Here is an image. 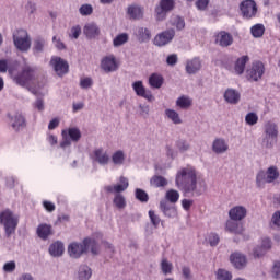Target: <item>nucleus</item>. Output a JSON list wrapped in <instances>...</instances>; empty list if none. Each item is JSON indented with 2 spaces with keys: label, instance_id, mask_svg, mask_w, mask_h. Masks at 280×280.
Here are the masks:
<instances>
[{
  "label": "nucleus",
  "instance_id": "f257e3e1",
  "mask_svg": "<svg viewBox=\"0 0 280 280\" xmlns=\"http://www.w3.org/2000/svg\"><path fill=\"white\" fill-rule=\"evenodd\" d=\"M175 185L183 194L191 196H202L207 191V182L198 173L196 167L186 165L180 167L175 176Z\"/></svg>",
  "mask_w": 280,
  "mask_h": 280
},
{
  "label": "nucleus",
  "instance_id": "f03ea898",
  "mask_svg": "<svg viewBox=\"0 0 280 280\" xmlns=\"http://www.w3.org/2000/svg\"><path fill=\"white\" fill-rule=\"evenodd\" d=\"M100 240H102V233L95 232L91 236L85 237L82 243H70L68 245L69 257L72 259H80V257L86 255L89 250L93 255H100Z\"/></svg>",
  "mask_w": 280,
  "mask_h": 280
},
{
  "label": "nucleus",
  "instance_id": "7ed1b4c3",
  "mask_svg": "<svg viewBox=\"0 0 280 280\" xmlns=\"http://www.w3.org/2000/svg\"><path fill=\"white\" fill-rule=\"evenodd\" d=\"M7 71H9L12 80L15 82V84H19V86H27V84L34 82V80L38 78V72H36V68L26 66L23 68L22 72L16 73V69H8V60L2 59L0 60V73H5Z\"/></svg>",
  "mask_w": 280,
  "mask_h": 280
},
{
  "label": "nucleus",
  "instance_id": "20e7f679",
  "mask_svg": "<svg viewBox=\"0 0 280 280\" xmlns=\"http://www.w3.org/2000/svg\"><path fill=\"white\" fill-rule=\"evenodd\" d=\"M13 45L18 51L27 54L32 49V37H30V33L23 28L15 31L13 33Z\"/></svg>",
  "mask_w": 280,
  "mask_h": 280
},
{
  "label": "nucleus",
  "instance_id": "39448f33",
  "mask_svg": "<svg viewBox=\"0 0 280 280\" xmlns=\"http://www.w3.org/2000/svg\"><path fill=\"white\" fill-rule=\"evenodd\" d=\"M0 224L4 226V232L8 237L16 231L19 226V217L14 215V212L10 209L0 212Z\"/></svg>",
  "mask_w": 280,
  "mask_h": 280
},
{
  "label": "nucleus",
  "instance_id": "423d86ee",
  "mask_svg": "<svg viewBox=\"0 0 280 280\" xmlns=\"http://www.w3.org/2000/svg\"><path fill=\"white\" fill-rule=\"evenodd\" d=\"M62 140L60 142V148L67 150L71 148V143H78L82 139V131L78 127H69L61 131Z\"/></svg>",
  "mask_w": 280,
  "mask_h": 280
},
{
  "label": "nucleus",
  "instance_id": "0eeeda50",
  "mask_svg": "<svg viewBox=\"0 0 280 280\" xmlns=\"http://www.w3.org/2000/svg\"><path fill=\"white\" fill-rule=\"evenodd\" d=\"M279 168L277 166H270L267 168V171H260L256 175V185L257 187H264L266 183H275L276 180H279Z\"/></svg>",
  "mask_w": 280,
  "mask_h": 280
},
{
  "label": "nucleus",
  "instance_id": "6e6552de",
  "mask_svg": "<svg viewBox=\"0 0 280 280\" xmlns=\"http://www.w3.org/2000/svg\"><path fill=\"white\" fill-rule=\"evenodd\" d=\"M266 73V66L261 61H253L245 71V78L248 82H259Z\"/></svg>",
  "mask_w": 280,
  "mask_h": 280
},
{
  "label": "nucleus",
  "instance_id": "1a4fd4ad",
  "mask_svg": "<svg viewBox=\"0 0 280 280\" xmlns=\"http://www.w3.org/2000/svg\"><path fill=\"white\" fill-rule=\"evenodd\" d=\"M91 159L93 163H97V165L106 167V165L110 163V153H108V150L100 147L92 151Z\"/></svg>",
  "mask_w": 280,
  "mask_h": 280
},
{
  "label": "nucleus",
  "instance_id": "9d476101",
  "mask_svg": "<svg viewBox=\"0 0 280 280\" xmlns=\"http://www.w3.org/2000/svg\"><path fill=\"white\" fill-rule=\"evenodd\" d=\"M101 69L105 73H115L119 69V61L113 54L106 55L101 59Z\"/></svg>",
  "mask_w": 280,
  "mask_h": 280
},
{
  "label": "nucleus",
  "instance_id": "9b49d317",
  "mask_svg": "<svg viewBox=\"0 0 280 280\" xmlns=\"http://www.w3.org/2000/svg\"><path fill=\"white\" fill-rule=\"evenodd\" d=\"M49 65L59 78L69 73V63L60 57H51Z\"/></svg>",
  "mask_w": 280,
  "mask_h": 280
},
{
  "label": "nucleus",
  "instance_id": "f8f14e48",
  "mask_svg": "<svg viewBox=\"0 0 280 280\" xmlns=\"http://www.w3.org/2000/svg\"><path fill=\"white\" fill-rule=\"evenodd\" d=\"M265 139L264 143L266 148H272V141L279 137V127L275 122H267L265 125Z\"/></svg>",
  "mask_w": 280,
  "mask_h": 280
},
{
  "label": "nucleus",
  "instance_id": "ddd939ff",
  "mask_svg": "<svg viewBox=\"0 0 280 280\" xmlns=\"http://www.w3.org/2000/svg\"><path fill=\"white\" fill-rule=\"evenodd\" d=\"M175 36L176 31L173 28L166 30L154 37L153 45L156 47H165V45H170V43L174 40Z\"/></svg>",
  "mask_w": 280,
  "mask_h": 280
},
{
  "label": "nucleus",
  "instance_id": "4468645a",
  "mask_svg": "<svg viewBox=\"0 0 280 280\" xmlns=\"http://www.w3.org/2000/svg\"><path fill=\"white\" fill-rule=\"evenodd\" d=\"M240 8L244 19H255L257 16V3L254 0L243 1Z\"/></svg>",
  "mask_w": 280,
  "mask_h": 280
},
{
  "label": "nucleus",
  "instance_id": "2eb2a0df",
  "mask_svg": "<svg viewBox=\"0 0 280 280\" xmlns=\"http://www.w3.org/2000/svg\"><path fill=\"white\" fill-rule=\"evenodd\" d=\"M230 261L236 270H244L248 266V257L241 252H234L230 255Z\"/></svg>",
  "mask_w": 280,
  "mask_h": 280
},
{
  "label": "nucleus",
  "instance_id": "dca6fc26",
  "mask_svg": "<svg viewBox=\"0 0 280 280\" xmlns=\"http://www.w3.org/2000/svg\"><path fill=\"white\" fill-rule=\"evenodd\" d=\"M132 89L138 97H143L148 102H154V95L150 90H147L143 85V81H136L132 83Z\"/></svg>",
  "mask_w": 280,
  "mask_h": 280
},
{
  "label": "nucleus",
  "instance_id": "f3484780",
  "mask_svg": "<svg viewBox=\"0 0 280 280\" xmlns=\"http://www.w3.org/2000/svg\"><path fill=\"white\" fill-rule=\"evenodd\" d=\"M250 61V57L248 55H243L242 57L237 58L234 62L233 68L230 70L231 73L234 75H244L246 71V65Z\"/></svg>",
  "mask_w": 280,
  "mask_h": 280
},
{
  "label": "nucleus",
  "instance_id": "a211bd4d",
  "mask_svg": "<svg viewBox=\"0 0 280 280\" xmlns=\"http://www.w3.org/2000/svg\"><path fill=\"white\" fill-rule=\"evenodd\" d=\"M8 119L10 126L13 130H19L20 128H25V117L20 112L8 114Z\"/></svg>",
  "mask_w": 280,
  "mask_h": 280
},
{
  "label": "nucleus",
  "instance_id": "6ab92c4d",
  "mask_svg": "<svg viewBox=\"0 0 280 280\" xmlns=\"http://www.w3.org/2000/svg\"><path fill=\"white\" fill-rule=\"evenodd\" d=\"M160 211H162L165 218H178V209H176V206L170 203L167 200L160 201Z\"/></svg>",
  "mask_w": 280,
  "mask_h": 280
},
{
  "label": "nucleus",
  "instance_id": "aec40b11",
  "mask_svg": "<svg viewBox=\"0 0 280 280\" xmlns=\"http://www.w3.org/2000/svg\"><path fill=\"white\" fill-rule=\"evenodd\" d=\"M129 185L128 179L125 176H120L119 183L116 185L105 186V191H108V194H121L128 189Z\"/></svg>",
  "mask_w": 280,
  "mask_h": 280
},
{
  "label": "nucleus",
  "instance_id": "412c9836",
  "mask_svg": "<svg viewBox=\"0 0 280 280\" xmlns=\"http://www.w3.org/2000/svg\"><path fill=\"white\" fill-rule=\"evenodd\" d=\"M36 235L39 237V240H43L44 242L49 240L51 235H54V228L51 224L47 223H40L36 228Z\"/></svg>",
  "mask_w": 280,
  "mask_h": 280
},
{
  "label": "nucleus",
  "instance_id": "4be33fe9",
  "mask_svg": "<svg viewBox=\"0 0 280 280\" xmlns=\"http://www.w3.org/2000/svg\"><path fill=\"white\" fill-rule=\"evenodd\" d=\"M212 152L214 154H226L229 152V141L224 138H215L212 142Z\"/></svg>",
  "mask_w": 280,
  "mask_h": 280
},
{
  "label": "nucleus",
  "instance_id": "5701e85b",
  "mask_svg": "<svg viewBox=\"0 0 280 280\" xmlns=\"http://www.w3.org/2000/svg\"><path fill=\"white\" fill-rule=\"evenodd\" d=\"M247 213L248 210H246V207L244 206H235L229 211L230 219L234 222H241V220H244V218H246Z\"/></svg>",
  "mask_w": 280,
  "mask_h": 280
},
{
  "label": "nucleus",
  "instance_id": "b1692460",
  "mask_svg": "<svg viewBox=\"0 0 280 280\" xmlns=\"http://www.w3.org/2000/svg\"><path fill=\"white\" fill-rule=\"evenodd\" d=\"M110 161L113 167H124L126 165V152L124 150H116L112 153Z\"/></svg>",
  "mask_w": 280,
  "mask_h": 280
},
{
  "label": "nucleus",
  "instance_id": "393cba45",
  "mask_svg": "<svg viewBox=\"0 0 280 280\" xmlns=\"http://www.w3.org/2000/svg\"><path fill=\"white\" fill-rule=\"evenodd\" d=\"M185 69H186V73H188V75H196V73H198V71H200V69H202V61L198 57L188 59L186 61Z\"/></svg>",
  "mask_w": 280,
  "mask_h": 280
},
{
  "label": "nucleus",
  "instance_id": "a878e982",
  "mask_svg": "<svg viewBox=\"0 0 280 280\" xmlns=\"http://www.w3.org/2000/svg\"><path fill=\"white\" fill-rule=\"evenodd\" d=\"M135 36L139 43H150L152 39V31L145 26H138L135 30Z\"/></svg>",
  "mask_w": 280,
  "mask_h": 280
},
{
  "label": "nucleus",
  "instance_id": "bb28decb",
  "mask_svg": "<svg viewBox=\"0 0 280 280\" xmlns=\"http://www.w3.org/2000/svg\"><path fill=\"white\" fill-rule=\"evenodd\" d=\"M144 9L139 4H130L127 8V15L133 21H141L143 19Z\"/></svg>",
  "mask_w": 280,
  "mask_h": 280
},
{
  "label": "nucleus",
  "instance_id": "cd10ccee",
  "mask_svg": "<svg viewBox=\"0 0 280 280\" xmlns=\"http://www.w3.org/2000/svg\"><path fill=\"white\" fill-rule=\"evenodd\" d=\"M223 97L228 104H240L242 95L240 94V91L229 88L225 90Z\"/></svg>",
  "mask_w": 280,
  "mask_h": 280
},
{
  "label": "nucleus",
  "instance_id": "c85d7f7f",
  "mask_svg": "<svg viewBox=\"0 0 280 280\" xmlns=\"http://www.w3.org/2000/svg\"><path fill=\"white\" fill-rule=\"evenodd\" d=\"M164 117L175 126H180V124H183V117H180V114L173 108H166L164 110Z\"/></svg>",
  "mask_w": 280,
  "mask_h": 280
},
{
  "label": "nucleus",
  "instance_id": "c756f323",
  "mask_svg": "<svg viewBox=\"0 0 280 280\" xmlns=\"http://www.w3.org/2000/svg\"><path fill=\"white\" fill-rule=\"evenodd\" d=\"M48 253L51 257H62L65 255V243L60 241L54 242L50 244Z\"/></svg>",
  "mask_w": 280,
  "mask_h": 280
},
{
  "label": "nucleus",
  "instance_id": "7c9ffc66",
  "mask_svg": "<svg viewBox=\"0 0 280 280\" xmlns=\"http://www.w3.org/2000/svg\"><path fill=\"white\" fill-rule=\"evenodd\" d=\"M217 43L221 47H230L233 45V35L222 31L217 35Z\"/></svg>",
  "mask_w": 280,
  "mask_h": 280
},
{
  "label": "nucleus",
  "instance_id": "2f4dec72",
  "mask_svg": "<svg viewBox=\"0 0 280 280\" xmlns=\"http://www.w3.org/2000/svg\"><path fill=\"white\" fill-rule=\"evenodd\" d=\"M175 106H177V108H180L182 110H188V108H191V106H194V100L187 95H182L177 97Z\"/></svg>",
  "mask_w": 280,
  "mask_h": 280
},
{
  "label": "nucleus",
  "instance_id": "473e14b6",
  "mask_svg": "<svg viewBox=\"0 0 280 280\" xmlns=\"http://www.w3.org/2000/svg\"><path fill=\"white\" fill-rule=\"evenodd\" d=\"M83 33L86 38H97V35L100 34V26L93 22L88 23L83 27Z\"/></svg>",
  "mask_w": 280,
  "mask_h": 280
},
{
  "label": "nucleus",
  "instance_id": "72a5a7b5",
  "mask_svg": "<svg viewBox=\"0 0 280 280\" xmlns=\"http://www.w3.org/2000/svg\"><path fill=\"white\" fill-rule=\"evenodd\" d=\"M93 277V270L89 265H81L77 272L78 280H90Z\"/></svg>",
  "mask_w": 280,
  "mask_h": 280
},
{
  "label": "nucleus",
  "instance_id": "f704fd0d",
  "mask_svg": "<svg viewBox=\"0 0 280 280\" xmlns=\"http://www.w3.org/2000/svg\"><path fill=\"white\" fill-rule=\"evenodd\" d=\"M149 84L151 89H161L163 86V75L153 73L149 77Z\"/></svg>",
  "mask_w": 280,
  "mask_h": 280
},
{
  "label": "nucleus",
  "instance_id": "c9c22d12",
  "mask_svg": "<svg viewBox=\"0 0 280 280\" xmlns=\"http://www.w3.org/2000/svg\"><path fill=\"white\" fill-rule=\"evenodd\" d=\"M226 231L234 233L235 235H240L244 233V228L242 224L237 223V221L232 220L226 222Z\"/></svg>",
  "mask_w": 280,
  "mask_h": 280
},
{
  "label": "nucleus",
  "instance_id": "e433bc0d",
  "mask_svg": "<svg viewBox=\"0 0 280 280\" xmlns=\"http://www.w3.org/2000/svg\"><path fill=\"white\" fill-rule=\"evenodd\" d=\"M166 202H171V205H176L178 200H180V192L176 189H170L165 194V199Z\"/></svg>",
  "mask_w": 280,
  "mask_h": 280
},
{
  "label": "nucleus",
  "instance_id": "4c0bfd02",
  "mask_svg": "<svg viewBox=\"0 0 280 280\" xmlns=\"http://www.w3.org/2000/svg\"><path fill=\"white\" fill-rule=\"evenodd\" d=\"M47 47V40L45 38H36L33 44V52L34 54H43L45 48Z\"/></svg>",
  "mask_w": 280,
  "mask_h": 280
},
{
  "label": "nucleus",
  "instance_id": "58836bf2",
  "mask_svg": "<svg viewBox=\"0 0 280 280\" xmlns=\"http://www.w3.org/2000/svg\"><path fill=\"white\" fill-rule=\"evenodd\" d=\"M130 40V35L128 33H120L113 39L114 47H121Z\"/></svg>",
  "mask_w": 280,
  "mask_h": 280
},
{
  "label": "nucleus",
  "instance_id": "ea45409f",
  "mask_svg": "<svg viewBox=\"0 0 280 280\" xmlns=\"http://www.w3.org/2000/svg\"><path fill=\"white\" fill-rule=\"evenodd\" d=\"M113 203L116 209H126V197H124V195H121L120 192H116L113 199Z\"/></svg>",
  "mask_w": 280,
  "mask_h": 280
},
{
  "label": "nucleus",
  "instance_id": "a19ab883",
  "mask_svg": "<svg viewBox=\"0 0 280 280\" xmlns=\"http://www.w3.org/2000/svg\"><path fill=\"white\" fill-rule=\"evenodd\" d=\"M167 14H170L168 11H166L165 9H162L159 4H156L154 9L155 21L158 22L165 21L167 19Z\"/></svg>",
  "mask_w": 280,
  "mask_h": 280
},
{
  "label": "nucleus",
  "instance_id": "79ce46f5",
  "mask_svg": "<svg viewBox=\"0 0 280 280\" xmlns=\"http://www.w3.org/2000/svg\"><path fill=\"white\" fill-rule=\"evenodd\" d=\"M265 32H266V26H264V24H256L250 28V33H252V36H254V38H261Z\"/></svg>",
  "mask_w": 280,
  "mask_h": 280
},
{
  "label": "nucleus",
  "instance_id": "37998d69",
  "mask_svg": "<svg viewBox=\"0 0 280 280\" xmlns=\"http://www.w3.org/2000/svg\"><path fill=\"white\" fill-rule=\"evenodd\" d=\"M150 184L152 187H165L167 185V179L161 175H155L151 178Z\"/></svg>",
  "mask_w": 280,
  "mask_h": 280
},
{
  "label": "nucleus",
  "instance_id": "c03bdc74",
  "mask_svg": "<svg viewBox=\"0 0 280 280\" xmlns=\"http://www.w3.org/2000/svg\"><path fill=\"white\" fill-rule=\"evenodd\" d=\"M217 280H233V273L226 269H218L215 271Z\"/></svg>",
  "mask_w": 280,
  "mask_h": 280
},
{
  "label": "nucleus",
  "instance_id": "a18cd8bd",
  "mask_svg": "<svg viewBox=\"0 0 280 280\" xmlns=\"http://www.w3.org/2000/svg\"><path fill=\"white\" fill-rule=\"evenodd\" d=\"M160 266L163 275H172V270H174V265H172V262H170L167 258H163Z\"/></svg>",
  "mask_w": 280,
  "mask_h": 280
},
{
  "label": "nucleus",
  "instance_id": "49530a36",
  "mask_svg": "<svg viewBox=\"0 0 280 280\" xmlns=\"http://www.w3.org/2000/svg\"><path fill=\"white\" fill-rule=\"evenodd\" d=\"M171 25H174V27H176L177 30H185V20H183L178 15H174L171 19Z\"/></svg>",
  "mask_w": 280,
  "mask_h": 280
},
{
  "label": "nucleus",
  "instance_id": "de8ad7c7",
  "mask_svg": "<svg viewBox=\"0 0 280 280\" xmlns=\"http://www.w3.org/2000/svg\"><path fill=\"white\" fill-rule=\"evenodd\" d=\"M158 5L166 12H172L174 10L175 2L174 0H161Z\"/></svg>",
  "mask_w": 280,
  "mask_h": 280
},
{
  "label": "nucleus",
  "instance_id": "09e8293b",
  "mask_svg": "<svg viewBox=\"0 0 280 280\" xmlns=\"http://www.w3.org/2000/svg\"><path fill=\"white\" fill-rule=\"evenodd\" d=\"M257 121H259V116H257V114L254 112H250L245 116V122L247 126H255Z\"/></svg>",
  "mask_w": 280,
  "mask_h": 280
},
{
  "label": "nucleus",
  "instance_id": "8fccbe9b",
  "mask_svg": "<svg viewBox=\"0 0 280 280\" xmlns=\"http://www.w3.org/2000/svg\"><path fill=\"white\" fill-rule=\"evenodd\" d=\"M136 198L137 200H140V202H148V200H150L148 192L141 188L136 189Z\"/></svg>",
  "mask_w": 280,
  "mask_h": 280
},
{
  "label": "nucleus",
  "instance_id": "3c124183",
  "mask_svg": "<svg viewBox=\"0 0 280 280\" xmlns=\"http://www.w3.org/2000/svg\"><path fill=\"white\" fill-rule=\"evenodd\" d=\"M81 16H91L93 14V5L91 4H83L79 9Z\"/></svg>",
  "mask_w": 280,
  "mask_h": 280
},
{
  "label": "nucleus",
  "instance_id": "603ef678",
  "mask_svg": "<svg viewBox=\"0 0 280 280\" xmlns=\"http://www.w3.org/2000/svg\"><path fill=\"white\" fill-rule=\"evenodd\" d=\"M266 253H268L267 250L264 249V247L261 245L256 246L253 249V257L255 259H259L261 257H264L266 255Z\"/></svg>",
  "mask_w": 280,
  "mask_h": 280
},
{
  "label": "nucleus",
  "instance_id": "864d4df0",
  "mask_svg": "<svg viewBox=\"0 0 280 280\" xmlns=\"http://www.w3.org/2000/svg\"><path fill=\"white\" fill-rule=\"evenodd\" d=\"M3 272L12 273L14 270H16V262L14 260L8 261L3 265L2 268Z\"/></svg>",
  "mask_w": 280,
  "mask_h": 280
},
{
  "label": "nucleus",
  "instance_id": "5fc2aeb1",
  "mask_svg": "<svg viewBox=\"0 0 280 280\" xmlns=\"http://www.w3.org/2000/svg\"><path fill=\"white\" fill-rule=\"evenodd\" d=\"M259 246L262 247L267 253L272 248V241L269 237H262L260 240Z\"/></svg>",
  "mask_w": 280,
  "mask_h": 280
},
{
  "label": "nucleus",
  "instance_id": "6e6d98bb",
  "mask_svg": "<svg viewBox=\"0 0 280 280\" xmlns=\"http://www.w3.org/2000/svg\"><path fill=\"white\" fill-rule=\"evenodd\" d=\"M166 65L168 67H176L178 65V55L176 54H171L166 57Z\"/></svg>",
  "mask_w": 280,
  "mask_h": 280
},
{
  "label": "nucleus",
  "instance_id": "4d7b16f0",
  "mask_svg": "<svg viewBox=\"0 0 280 280\" xmlns=\"http://www.w3.org/2000/svg\"><path fill=\"white\" fill-rule=\"evenodd\" d=\"M272 279H280V261H276L271 269Z\"/></svg>",
  "mask_w": 280,
  "mask_h": 280
},
{
  "label": "nucleus",
  "instance_id": "13d9d810",
  "mask_svg": "<svg viewBox=\"0 0 280 280\" xmlns=\"http://www.w3.org/2000/svg\"><path fill=\"white\" fill-rule=\"evenodd\" d=\"M46 141L49 143V145H51V148H56V145H58V136L47 133Z\"/></svg>",
  "mask_w": 280,
  "mask_h": 280
},
{
  "label": "nucleus",
  "instance_id": "bf43d9fd",
  "mask_svg": "<svg viewBox=\"0 0 280 280\" xmlns=\"http://www.w3.org/2000/svg\"><path fill=\"white\" fill-rule=\"evenodd\" d=\"M81 89H91L93 86V79L86 77L80 80Z\"/></svg>",
  "mask_w": 280,
  "mask_h": 280
},
{
  "label": "nucleus",
  "instance_id": "052dcab7",
  "mask_svg": "<svg viewBox=\"0 0 280 280\" xmlns=\"http://www.w3.org/2000/svg\"><path fill=\"white\" fill-rule=\"evenodd\" d=\"M149 218L153 226H159V224H161V218H159V215H156V213L153 210L149 211Z\"/></svg>",
  "mask_w": 280,
  "mask_h": 280
},
{
  "label": "nucleus",
  "instance_id": "680f3d73",
  "mask_svg": "<svg viewBox=\"0 0 280 280\" xmlns=\"http://www.w3.org/2000/svg\"><path fill=\"white\" fill-rule=\"evenodd\" d=\"M208 242L211 246H218V244L220 242V236H218V234H215V233H210L208 235Z\"/></svg>",
  "mask_w": 280,
  "mask_h": 280
},
{
  "label": "nucleus",
  "instance_id": "e2e57ef3",
  "mask_svg": "<svg viewBox=\"0 0 280 280\" xmlns=\"http://www.w3.org/2000/svg\"><path fill=\"white\" fill-rule=\"evenodd\" d=\"M33 107L36 108V110H39V113H42V110H45V101L43 98H37L33 103Z\"/></svg>",
  "mask_w": 280,
  "mask_h": 280
},
{
  "label": "nucleus",
  "instance_id": "0e129e2a",
  "mask_svg": "<svg viewBox=\"0 0 280 280\" xmlns=\"http://www.w3.org/2000/svg\"><path fill=\"white\" fill-rule=\"evenodd\" d=\"M43 207L48 211V213H54V211H56V205L51 201L44 200Z\"/></svg>",
  "mask_w": 280,
  "mask_h": 280
},
{
  "label": "nucleus",
  "instance_id": "69168bd1",
  "mask_svg": "<svg viewBox=\"0 0 280 280\" xmlns=\"http://www.w3.org/2000/svg\"><path fill=\"white\" fill-rule=\"evenodd\" d=\"M52 43H54L56 49H59V50L65 49V43H62V39H60V37L54 36Z\"/></svg>",
  "mask_w": 280,
  "mask_h": 280
},
{
  "label": "nucleus",
  "instance_id": "338daca9",
  "mask_svg": "<svg viewBox=\"0 0 280 280\" xmlns=\"http://www.w3.org/2000/svg\"><path fill=\"white\" fill-rule=\"evenodd\" d=\"M177 148H178L179 152H187L190 147L187 141L180 140L177 142Z\"/></svg>",
  "mask_w": 280,
  "mask_h": 280
},
{
  "label": "nucleus",
  "instance_id": "774afa93",
  "mask_svg": "<svg viewBox=\"0 0 280 280\" xmlns=\"http://www.w3.org/2000/svg\"><path fill=\"white\" fill-rule=\"evenodd\" d=\"M25 10L27 14H35L36 13V3L30 1L27 2Z\"/></svg>",
  "mask_w": 280,
  "mask_h": 280
}]
</instances>
